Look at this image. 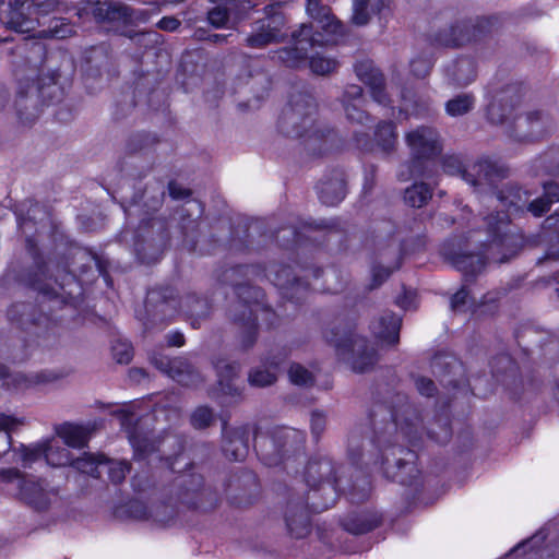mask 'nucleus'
<instances>
[{"label":"nucleus","instance_id":"a211bd4d","mask_svg":"<svg viewBox=\"0 0 559 559\" xmlns=\"http://www.w3.org/2000/svg\"><path fill=\"white\" fill-rule=\"evenodd\" d=\"M383 513L377 509L352 511L340 519L341 527L352 535H364L383 524Z\"/></svg>","mask_w":559,"mask_h":559},{"label":"nucleus","instance_id":"f257e3e1","mask_svg":"<svg viewBox=\"0 0 559 559\" xmlns=\"http://www.w3.org/2000/svg\"><path fill=\"white\" fill-rule=\"evenodd\" d=\"M437 442L445 443L451 436L449 419L440 417L435 424L426 426L420 412L411 404H403L392 415V420L374 429V444L378 450L377 457L372 461L379 466L383 475L401 485L409 486V478L417 473L413 462L402 455L414 457V453L402 447L404 440L414 442L424 432Z\"/></svg>","mask_w":559,"mask_h":559},{"label":"nucleus","instance_id":"864d4df0","mask_svg":"<svg viewBox=\"0 0 559 559\" xmlns=\"http://www.w3.org/2000/svg\"><path fill=\"white\" fill-rule=\"evenodd\" d=\"M108 477L112 485H120L128 473H130L131 464L127 461H112L105 457Z\"/></svg>","mask_w":559,"mask_h":559},{"label":"nucleus","instance_id":"774afa93","mask_svg":"<svg viewBox=\"0 0 559 559\" xmlns=\"http://www.w3.org/2000/svg\"><path fill=\"white\" fill-rule=\"evenodd\" d=\"M343 107H346L347 104H362V88L359 85L350 84L346 86L343 98H342Z\"/></svg>","mask_w":559,"mask_h":559},{"label":"nucleus","instance_id":"bb28decb","mask_svg":"<svg viewBox=\"0 0 559 559\" xmlns=\"http://www.w3.org/2000/svg\"><path fill=\"white\" fill-rule=\"evenodd\" d=\"M513 95L514 88H507L490 103L487 115L492 123L502 124L511 119L513 110L519 103V98L516 102L512 100Z\"/></svg>","mask_w":559,"mask_h":559},{"label":"nucleus","instance_id":"0e129e2a","mask_svg":"<svg viewBox=\"0 0 559 559\" xmlns=\"http://www.w3.org/2000/svg\"><path fill=\"white\" fill-rule=\"evenodd\" d=\"M443 170L452 176H460L463 178V174L467 166H463L461 159L457 156L449 155L442 159Z\"/></svg>","mask_w":559,"mask_h":559},{"label":"nucleus","instance_id":"37998d69","mask_svg":"<svg viewBox=\"0 0 559 559\" xmlns=\"http://www.w3.org/2000/svg\"><path fill=\"white\" fill-rule=\"evenodd\" d=\"M452 263L464 274L476 275L485 266V258L481 254L456 253L452 257Z\"/></svg>","mask_w":559,"mask_h":559},{"label":"nucleus","instance_id":"052dcab7","mask_svg":"<svg viewBox=\"0 0 559 559\" xmlns=\"http://www.w3.org/2000/svg\"><path fill=\"white\" fill-rule=\"evenodd\" d=\"M427 491H404L402 495L403 506L399 508V513L404 514L411 512L423 503V497Z\"/></svg>","mask_w":559,"mask_h":559},{"label":"nucleus","instance_id":"f3484780","mask_svg":"<svg viewBox=\"0 0 559 559\" xmlns=\"http://www.w3.org/2000/svg\"><path fill=\"white\" fill-rule=\"evenodd\" d=\"M45 275L44 266L40 264H37V272L35 273L34 277L29 278L28 283L36 287L44 296H47L49 298H59L62 302H67L69 299H71L74 294L76 293V289L79 288V285L76 283L75 275L71 272H67L62 276V281L59 282L57 278L53 280V283L47 282L41 283V277Z\"/></svg>","mask_w":559,"mask_h":559},{"label":"nucleus","instance_id":"6ab92c4d","mask_svg":"<svg viewBox=\"0 0 559 559\" xmlns=\"http://www.w3.org/2000/svg\"><path fill=\"white\" fill-rule=\"evenodd\" d=\"M249 425H241L234 428H223V452L231 461H242L249 451Z\"/></svg>","mask_w":559,"mask_h":559},{"label":"nucleus","instance_id":"4c0bfd02","mask_svg":"<svg viewBox=\"0 0 559 559\" xmlns=\"http://www.w3.org/2000/svg\"><path fill=\"white\" fill-rule=\"evenodd\" d=\"M534 175H558L559 174V148H550L538 157L534 158L531 164Z\"/></svg>","mask_w":559,"mask_h":559},{"label":"nucleus","instance_id":"de8ad7c7","mask_svg":"<svg viewBox=\"0 0 559 559\" xmlns=\"http://www.w3.org/2000/svg\"><path fill=\"white\" fill-rule=\"evenodd\" d=\"M14 498L39 512L47 510L50 504L48 491H15Z\"/></svg>","mask_w":559,"mask_h":559},{"label":"nucleus","instance_id":"1a4fd4ad","mask_svg":"<svg viewBox=\"0 0 559 559\" xmlns=\"http://www.w3.org/2000/svg\"><path fill=\"white\" fill-rule=\"evenodd\" d=\"M178 504L160 501L148 507L147 520L166 524L173 520L180 509L207 512L214 510L219 501L218 491H177Z\"/></svg>","mask_w":559,"mask_h":559},{"label":"nucleus","instance_id":"8fccbe9b","mask_svg":"<svg viewBox=\"0 0 559 559\" xmlns=\"http://www.w3.org/2000/svg\"><path fill=\"white\" fill-rule=\"evenodd\" d=\"M390 251L392 255L394 257V262L390 263L386 266L379 265L373 269V281L377 283V285H380L385 278L390 276V274L394 271L400 269L401 261H402V254H401V246L397 241H393L390 245Z\"/></svg>","mask_w":559,"mask_h":559},{"label":"nucleus","instance_id":"dca6fc26","mask_svg":"<svg viewBox=\"0 0 559 559\" xmlns=\"http://www.w3.org/2000/svg\"><path fill=\"white\" fill-rule=\"evenodd\" d=\"M151 362L182 385H195L201 381L199 372L185 358L177 357L170 359L160 354H154L151 356Z\"/></svg>","mask_w":559,"mask_h":559},{"label":"nucleus","instance_id":"c85d7f7f","mask_svg":"<svg viewBox=\"0 0 559 559\" xmlns=\"http://www.w3.org/2000/svg\"><path fill=\"white\" fill-rule=\"evenodd\" d=\"M401 324L402 320L399 316L392 312H384L372 323L371 330L374 336L383 342L396 344L399 342Z\"/></svg>","mask_w":559,"mask_h":559},{"label":"nucleus","instance_id":"4468645a","mask_svg":"<svg viewBox=\"0 0 559 559\" xmlns=\"http://www.w3.org/2000/svg\"><path fill=\"white\" fill-rule=\"evenodd\" d=\"M508 170L497 163L481 159L467 166L463 180L481 193H491L496 183L506 178Z\"/></svg>","mask_w":559,"mask_h":559},{"label":"nucleus","instance_id":"72a5a7b5","mask_svg":"<svg viewBox=\"0 0 559 559\" xmlns=\"http://www.w3.org/2000/svg\"><path fill=\"white\" fill-rule=\"evenodd\" d=\"M5 25L19 33H28L35 29L37 17L33 10L25 8H9Z\"/></svg>","mask_w":559,"mask_h":559},{"label":"nucleus","instance_id":"f03ea898","mask_svg":"<svg viewBox=\"0 0 559 559\" xmlns=\"http://www.w3.org/2000/svg\"><path fill=\"white\" fill-rule=\"evenodd\" d=\"M306 11L320 31H314L312 23H304L293 32L294 47L278 51V58L290 68L299 67L306 61L310 47L334 44L346 34L342 22L320 0H307Z\"/></svg>","mask_w":559,"mask_h":559},{"label":"nucleus","instance_id":"f8f14e48","mask_svg":"<svg viewBox=\"0 0 559 559\" xmlns=\"http://www.w3.org/2000/svg\"><path fill=\"white\" fill-rule=\"evenodd\" d=\"M283 520L286 533L290 538L302 539L310 535L312 522L304 496L294 495L290 491L283 510Z\"/></svg>","mask_w":559,"mask_h":559},{"label":"nucleus","instance_id":"e433bc0d","mask_svg":"<svg viewBox=\"0 0 559 559\" xmlns=\"http://www.w3.org/2000/svg\"><path fill=\"white\" fill-rule=\"evenodd\" d=\"M448 76L454 84L467 85L476 78V67L472 59L462 58L448 67Z\"/></svg>","mask_w":559,"mask_h":559},{"label":"nucleus","instance_id":"c03bdc74","mask_svg":"<svg viewBox=\"0 0 559 559\" xmlns=\"http://www.w3.org/2000/svg\"><path fill=\"white\" fill-rule=\"evenodd\" d=\"M104 463L105 456L103 454L84 453L82 456L72 459L70 465L83 474L98 477V469Z\"/></svg>","mask_w":559,"mask_h":559},{"label":"nucleus","instance_id":"603ef678","mask_svg":"<svg viewBox=\"0 0 559 559\" xmlns=\"http://www.w3.org/2000/svg\"><path fill=\"white\" fill-rule=\"evenodd\" d=\"M277 376L275 370L265 367H257L250 370L248 382L251 386L265 388L276 382Z\"/></svg>","mask_w":559,"mask_h":559},{"label":"nucleus","instance_id":"49530a36","mask_svg":"<svg viewBox=\"0 0 559 559\" xmlns=\"http://www.w3.org/2000/svg\"><path fill=\"white\" fill-rule=\"evenodd\" d=\"M475 106L473 94L462 93L445 103V112L451 117H460L468 114Z\"/></svg>","mask_w":559,"mask_h":559},{"label":"nucleus","instance_id":"cd10ccee","mask_svg":"<svg viewBox=\"0 0 559 559\" xmlns=\"http://www.w3.org/2000/svg\"><path fill=\"white\" fill-rule=\"evenodd\" d=\"M56 433L67 447L83 449L88 444L92 429L87 426L64 423L56 428Z\"/></svg>","mask_w":559,"mask_h":559},{"label":"nucleus","instance_id":"9b49d317","mask_svg":"<svg viewBox=\"0 0 559 559\" xmlns=\"http://www.w3.org/2000/svg\"><path fill=\"white\" fill-rule=\"evenodd\" d=\"M233 285L236 286V293L240 299H243L245 305H240L241 313L235 314V322L239 326V343L243 349L250 348L257 341L258 335V326H257V317L255 312L258 309V304L251 305V301L245 297H252L254 300H258L261 295L260 290L251 287L249 285H238L231 282Z\"/></svg>","mask_w":559,"mask_h":559},{"label":"nucleus","instance_id":"423d86ee","mask_svg":"<svg viewBox=\"0 0 559 559\" xmlns=\"http://www.w3.org/2000/svg\"><path fill=\"white\" fill-rule=\"evenodd\" d=\"M405 142L413 160L407 165V171L399 173V178L403 181L415 177L429 178L424 167V160H430L442 152L439 132L430 126H420L405 134Z\"/></svg>","mask_w":559,"mask_h":559},{"label":"nucleus","instance_id":"c9c22d12","mask_svg":"<svg viewBox=\"0 0 559 559\" xmlns=\"http://www.w3.org/2000/svg\"><path fill=\"white\" fill-rule=\"evenodd\" d=\"M148 507L139 498H132L116 506L112 510V516L117 520H147Z\"/></svg>","mask_w":559,"mask_h":559},{"label":"nucleus","instance_id":"79ce46f5","mask_svg":"<svg viewBox=\"0 0 559 559\" xmlns=\"http://www.w3.org/2000/svg\"><path fill=\"white\" fill-rule=\"evenodd\" d=\"M432 197V191L424 182H415L405 189L404 202L408 206L420 209L425 206Z\"/></svg>","mask_w":559,"mask_h":559},{"label":"nucleus","instance_id":"ddd939ff","mask_svg":"<svg viewBox=\"0 0 559 559\" xmlns=\"http://www.w3.org/2000/svg\"><path fill=\"white\" fill-rule=\"evenodd\" d=\"M180 297L170 287L148 292L145 307L150 322L152 324L164 323L181 313Z\"/></svg>","mask_w":559,"mask_h":559},{"label":"nucleus","instance_id":"c756f323","mask_svg":"<svg viewBox=\"0 0 559 559\" xmlns=\"http://www.w3.org/2000/svg\"><path fill=\"white\" fill-rule=\"evenodd\" d=\"M180 309L181 313L190 320L191 325L197 328L200 320L210 314L211 306L207 300L189 293L180 297Z\"/></svg>","mask_w":559,"mask_h":559},{"label":"nucleus","instance_id":"2eb2a0df","mask_svg":"<svg viewBox=\"0 0 559 559\" xmlns=\"http://www.w3.org/2000/svg\"><path fill=\"white\" fill-rule=\"evenodd\" d=\"M550 129L549 117L540 110H530L516 116L510 136L516 141H535L545 136Z\"/></svg>","mask_w":559,"mask_h":559},{"label":"nucleus","instance_id":"e2e57ef3","mask_svg":"<svg viewBox=\"0 0 559 559\" xmlns=\"http://www.w3.org/2000/svg\"><path fill=\"white\" fill-rule=\"evenodd\" d=\"M230 506L238 509H246L254 503L257 497L250 491H233V495L227 497Z\"/></svg>","mask_w":559,"mask_h":559},{"label":"nucleus","instance_id":"13d9d810","mask_svg":"<svg viewBox=\"0 0 559 559\" xmlns=\"http://www.w3.org/2000/svg\"><path fill=\"white\" fill-rule=\"evenodd\" d=\"M228 486L236 487L238 489H250L259 486V480L253 472L242 469L233 476Z\"/></svg>","mask_w":559,"mask_h":559},{"label":"nucleus","instance_id":"393cba45","mask_svg":"<svg viewBox=\"0 0 559 559\" xmlns=\"http://www.w3.org/2000/svg\"><path fill=\"white\" fill-rule=\"evenodd\" d=\"M92 14L98 22L129 23L133 20V11L130 7L112 1L96 2Z\"/></svg>","mask_w":559,"mask_h":559},{"label":"nucleus","instance_id":"aec40b11","mask_svg":"<svg viewBox=\"0 0 559 559\" xmlns=\"http://www.w3.org/2000/svg\"><path fill=\"white\" fill-rule=\"evenodd\" d=\"M354 70L357 78L369 86L374 102L383 106L390 104L389 96L384 91L383 76L371 60L358 61L355 64Z\"/></svg>","mask_w":559,"mask_h":559},{"label":"nucleus","instance_id":"0eeeda50","mask_svg":"<svg viewBox=\"0 0 559 559\" xmlns=\"http://www.w3.org/2000/svg\"><path fill=\"white\" fill-rule=\"evenodd\" d=\"M324 337L334 345L337 355L356 372L367 371L377 361L374 348L369 347L367 340L352 330L332 329L325 332Z\"/></svg>","mask_w":559,"mask_h":559},{"label":"nucleus","instance_id":"09e8293b","mask_svg":"<svg viewBox=\"0 0 559 559\" xmlns=\"http://www.w3.org/2000/svg\"><path fill=\"white\" fill-rule=\"evenodd\" d=\"M269 277L274 283L275 286L280 287L281 289L287 290L285 294L286 296L293 298L294 294L289 293L290 287H293L295 284H298L296 276L293 273V270L290 266H280L277 269H272L269 273Z\"/></svg>","mask_w":559,"mask_h":559},{"label":"nucleus","instance_id":"5701e85b","mask_svg":"<svg viewBox=\"0 0 559 559\" xmlns=\"http://www.w3.org/2000/svg\"><path fill=\"white\" fill-rule=\"evenodd\" d=\"M214 367L218 377V389L223 395L239 401L242 397V389L236 384L239 376L240 366L236 362H229L225 359H218Z\"/></svg>","mask_w":559,"mask_h":559},{"label":"nucleus","instance_id":"6e6d98bb","mask_svg":"<svg viewBox=\"0 0 559 559\" xmlns=\"http://www.w3.org/2000/svg\"><path fill=\"white\" fill-rule=\"evenodd\" d=\"M215 421V413L209 406H198L190 415V424L195 429H205Z\"/></svg>","mask_w":559,"mask_h":559},{"label":"nucleus","instance_id":"7c9ffc66","mask_svg":"<svg viewBox=\"0 0 559 559\" xmlns=\"http://www.w3.org/2000/svg\"><path fill=\"white\" fill-rule=\"evenodd\" d=\"M546 535L538 532L531 538L519 544L513 550V554H522V559H554L550 548L544 545Z\"/></svg>","mask_w":559,"mask_h":559},{"label":"nucleus","instance_id":"4d7b16f0","mask_svg":"<svg viewBox=\"0 0 559 559\" xmlns=\"http://www.w3.org/2000/svg\"><path fill=\"white\" fill-rule=\"evenodd\" d=\"M0 486H16L19 489H28V481L17 468L0 469Z\"/></svg>","mask_w":559,"mask_h":559},{"label":"nucleus","instance_id":"4be33fe9","mask_svg":"<svg viewBox=\"0 0 559 559\" xmlns=\"http://www.w3.org/2000/svg\"><path fill=\"white\" fill-rule=\"evenodd\" d=\"M475 36V26L471 20H461L441 29L433 36L436 44L444 47H459L469 43Z\"/></svg>","mask_w":559,"mask_h":559},{"label":"nucleus","instance_id":"6e6552de","mask_svg":"<svg viewBox=\"0 0 559 559\" xmlns=\"http://www.w3.org/2000/svg\"><path fill=\"white\" fill-rule=\"evenodd\" d=\"M485 222L487 231L492 237L488 259L499 263L507 262L523 247L522 234L510 225V214H490L485 217Z\"/></svg>","mask_w":559,"mask_h":559},{"label":"nucleus","instance_id":"bf43d9fd","mask_svg":"<svg viewBox=\"0 0 559 559\" xmlns=\"http://www.w3.org/2000/svg\"><path fill=\"white\" fill-rule=\"evenodd\" d=\"M289 380L297 385H309L313 382L312 373L299 364H292L288 370Z\"/></svg>","mask_w":559,"mask_h":559},{"label":"nucleus","instance_id":"39448f33","mask_svg":"<svg viewBox=\"0 0 559 559\" xmlns=\"http://www.w3.org/2000/svg\"><path fill=\"white\" fill-rule=\"evenodd\" d=\"M317 104L313 97L306 93L292 95L288 105L280 118V129L287 136L307 138V141H318L323 136L319 130H313Z\"/></svg>","mask_w":559,"mask_h":559},{"label":"nucleus","instance_id":"680f3d73","mask_svg":"<svg viewBox=\"0 0 559 559\" xmlns=\"http://www.w3.org/2000/svg\"><path fill=\"white\" fill-rule=\"evenodd\" d=\"M112 355L117 362L129 364L133 357V348L129 342L117 341L112 345Z\"/></svg>","mask_w":559,"mask_h":559},{"label":"nucleus","instance_id":"338daca9","mask_svg":"<svg viewBox=\"0 0 559 559\" xmlns=\"http://www.w3.org/2000/svg\"><path fill=\"white\" fill-rule=\"evenodd\" d=\"M491 369L493 376H499L503 372H509L514 370V364L511 357L507 354L499 355L491 362Z\"/></svg>","mask_w":559,"mask_h":559},{"label":"nucleus","instance_id":"b1692460","mask_svg":"<svg viewBox=\"0 0 559 559\" xmlns=\"http://www.w3.org/2000/svg\"><path fill=\"white\" fill-rule=\"evenodd\" d=\"M14 107L20 121L24 124H32L40 115L38 96L34 85L28 84L27 90L20 88L16 93Z\"/></svg>","mask_w":559,"mask_h":559},{"label":"nucleus","instance_id":"a19ab883","mask_svg":"<svg viewBox=\"0 0 559 559\" xmlns=\"http://www.w3.org/2000/svg\"><path fill=\"white\" fill-rule=\"evenodd\" d=\"M235 0H223L207 12V21L216 28L225 27L228 25L230 16L235 14Z\"/></svg>","mask_w":559,"mask_h":559},{"label":"nucleus","instance_id":"20e7f679","mask_svg":"<svg viewBox=\"0 0 559 559\" xmlns=\"http://www.w3.org/2000/svg\"><path fill=\"white\" fill-rule=\"evenodd\" d=\"M257 442L258 453L265 465L283 464L289 471L294 463H304L305 436L299 430L287 427L274 428L267 436L257 437Z\"/></svg>","mask_w":559,"mask_h":559},{"label":"nucleus","instance_id":"a878e982","mask_svg":"<svg viewBox=\"0 0 559 559\" xmlns=\"http://www.w3.org/2000/svg\"><path fill=\"white\" fill-rule=\"evenodd\" d=\"M491 202H498L496 207H508L510 212L526 210L531 193L518 186H507L497 195L490 194Z\"/></svg>","mask_w":559,"mask_h":559},{"label":"nucleus","instance_id":"9d476101","mask_svg":"<svg viewBox=\"0 0 559 559\" xmlns=\"http://www.w3.org/2000/svg\"><path fill=\"white\" fill-rule=\"evenodd\" d=\"M168 242L164 224L153 219L140 226L134 240V251L144 263H154L163 254Z\"/></svg>","mask_w":559,"mask_h":559},{"label":"nucleus","instance_id":"2f4dec72","mask_svg":"<svg viewBox=\"0 0 559 559\" xmlns=\"http://www.w3.org/2000/svg\"><path fill=\"white\" fill-rule=\"evenodd\" d=\"M305 497L309 512L321 513L333 507L341 497V491H292Z\"/></svg>","mask_w":559,"mask_h":559},{"label":"nucleus","instance_id":"69168bd1","mask_svg":"<svg viewBox=\"0 0 559 559\" xmlns=\"http://www.w3.org/2000/svg\"><path fill=\"white\" fill-rule=\"evenodd\" d=\"M371 11L364 0H357L354 4L353 22L356 25H366L371 16Z\"/></svg>","mask_w":559,"mask_h":559},{"label":"nucleus","instance_id":"a18cd8bd","mask_svg":"<svg viewBox=\"0 0 559 559\" xmlns=\"http://www.w3.org/2000/svg\"><path fill=\"white\" fill-rule=\"evenodd\" d=\"M13 452L16 455L15 461L21 462L24 467H27L44 457L45 443L41 440L29 445L21 444L19 448H15Z\"/></svg>","mask_w":559,"mask_h":559},{"label":"nucleus","instance_id":"3c124183","mask_svg":"<svg viewBox=\"0 0 559 559\" xmlns=\"http://www.w3.org/2000/svg\"><path fill=\"white\" fill-rule=\"evenodd\" d=\"M74 34L73 26L68 23L64 19H55L51 21L50 26L47 29L39 32V36L44 38H57L64 39Z\"/></svg>","mask_w":559,"mask_h":559},{"label":"nucleus","instance_id":"412c9836","mask_svg":"<svg viewBox=\"0 0 559 559\" xmlns=\"http://www.w3.org/2000/svg\"><path fill=\"white\" fill-rule=\"evenodd\" d=\"M305 483L311 488L337 485L336 469L329 459L312 460L304 472Z\"/></svg>","mask_w":559,"mask_h":559},{"label":"nucleus","instance_id":"f704fd0d","mask_svg":"<svg viewBox=\"0 0 559 559\" xmlns=\"http://www.w3.org/2000/svg\"><path fill=\"white\" fill-rule=\"evenodd\" d=\"M318 192L322 203L330 206L336 205L345 197V182L340 176L322 180L318 186Z\"/></svg>","mask_w":559,"mask_h":559},{"label":"nucleus","instance_id":"ea45409f","mask_svg":"<svg viewBox=\"0 0 559 559\" xmlns=\"http://www.w3.org/2000/svg\"><path fill=\"white\" fill-rule=\"evenodd\" d=\"M374 141L384 153L393 152L397 142L395 124L391 121L379 122L374 130Z\"/></svg>","mask_w":559,"mask_h":559},{"label":"nucleus","instance_id":"473e14b6","mask_svg":"<svg viewBox=\"0 0 559 559\" xmlns=\"http://www.w3.org/2000/svg\"><path fill=\"white\" fill-rule=\"evenodd\" d=\"M281 40L280 23L276 21L262 22L258 31L246 38V44L251 48H263L269 44Z\"/></svg>","mask_w":559,"mask_h":559},{"label":"nucleus","instance_id":"5fc2aeb1","mask_svg":"<svg viewBox=\"0 0 559 559\" xmlns=\"http://www.w3.org/2000/svg\"><path fill=\"white\" fill-rule=\"evenodd\" d=\"M309 67L318 75H328L337 69L338 63L333 58L317 53L310 57Z\"/></svg>","mask_w":559,"mask_h":559},{"label":"nucleus","instance_id":"58836bf2","mask_svg":"<svg viewBox=\"0 0 559 559\" xmlns=\"http://www.w3.org/2000/svg\"><path fill=\"white\" fill-rule=\"evenodd\" d=\"M45 443L44 459L51 466H67L71 464V452L55 439L43 440Z\"/></svg>","mask_w":559,"mask_h":559},{"label":"nucleus","instance_id":"7ed1b4c3","mask_svg":"<svg viewBox=\"0 0 559 559\" xmlns=\"http://www.w3.org/2000/svg\"><path fill=\"white\" fill-rule=\"evenodd\" d=\"M112 414L119 418L136 457L144 459L154 452H160V461L171 472L176 471L175 464L183 451V440L180 436L167 433L163 438H153L150 431L143 429L142 423L129 407L119 408Z\"/></svg>","mask_w":559,"mask_h":559}]
</instances>
